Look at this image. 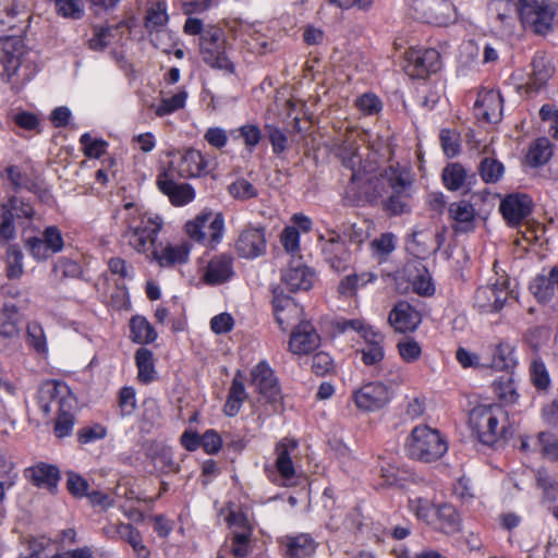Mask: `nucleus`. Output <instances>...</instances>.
I'll list each match as a JSON object with an SVG mask.
<instances>
[{
  "instance_id": "nucleus-42",
  "label": "nucleus",
  "mask_w": 558,
  "mask_h": 558,
  "mask_svg": "<svg viewBox=\"0 0 558 558\" xmlns=\"http://www.w3.org/2000/svg\"><path fill=\"white\" fill-rule=\"evenodd\" d=\"M17 230L14 222V214L4 206H0V247L15 243Z\"/></svg>"
},
{
  "instance_id": "nucleus-28",
  "label": "nucleus",
  "mask_w": 558,
  "mask_h": 558,
  "mask_svg": "<svg viewBox=\"0 0 558 558\" xmlns=\"http://www.w3.org/2000/svg\"><path fill=\"white\" fill-rule=\"evenodd\" d=\"M233 275V257L221 254L209 260L202 279L209 286H218L231 279Z\"/></svg>"
},
{
  "instance_id": "nucleus-26",
  "label": "nucleus",
  "mask_w": 558,
  "mask_h": 558,
  "mask_svg": "<svg viewBox=\"0 0 558 558\" xmlns=\"http://www.w3.org/2000/svg\"><path fill=\"white\" fill-rule=\"evenodd\" d=\"M25 477L38 488H44L54 494L58 489L60 481L59 469L49 463L39 462L29 468L24 472Z\"/></svg>"
},
{
  "instance_id": "nucleus-36",
  "label": "nucleus",
  "mask_w": 558,
  "mask_h": 558,
  "mask_svg": "<svg viewBox=\"0 0 558 558\" xmlns=\"http://www.w3.org/2000/svg\"><path fill=\"white\" fill-rule=\"evenodd\" d=\"M377 275L372 271L352 274L342 278L338 284V292L343 296H353L361 288L375 282Z\"/></svg>"
},
{
  "instance_id": "nucleus-24",
  "label": "nucleus",
  "mask_w": 558,
  "mask_h": 558,
  "mask_svg": "<svg viewBox=\"0 0 558 558\" xmlns=\"http://www.w3.org/2000/svg\"><path fill=\"white\" fill-rule=\"evenodd\" d=\"M499 209L507 223L514 227L530 215L532 199L526 194H510L500 202Z\"/></svg>"
},
{
  "instance_id": "nucleus-63",
  "label": "nucleus",
  "mask_w": 558,
  "mask_h": 558,
  "mask_svg": "<svg viewBox=\"0 0 558 558\" xmlns=\"http://www.w3.org/2000/svg\"><path fill=\"white\" fill-rule=\"evenodd\" d=\"M413 290L420 295L430 296L435 293V284L429 272L424 269L412 281Z\"/></svg>"
},
{
  "instance_id": "nucleus-12",
  "label": "nucleus",
  "mask_w": 558,
  "mask_h": 558,
  "mask_svg": "<svg viewBox=\"0 0 558 558\" xmlns=\"http://www.w3.org/2000/svg\"><path fill=\"white\" fill-rule=\"evenodd\" d=\"M162 171L183 179L196 178L208 172V162L199 150L187 149L174 156Z\"/></svg>"
},
{
  "instance_id": "nucleus-33",
  "label": "nucleus",
  "mask_w": 558,
  "mask_h": 558,
  "mask_svg": "<svg viewBox=\"0 0 558 558\" xmlns=\"http://www.w3.org/2000/svg\"><path fill=\"white\" fill-rule=\"evenodd\" d=\"M551 61L543 53H536L532 60V73L530 77V88L539 89L554 75Z\"/></svg>"
},
{
  "instance_id": "nucleus-13",
  "label": "nucleus",
  "mask_w": 558,
  "mask_h": 558,
  "mask_svg": "<svg viewBox=\"0 0 558 558\" xmlns=\"http://www.w3.org/2000/svg\"><path fill=\"white\" fill-rule=\"evenodd\" d=\"M486 368L499 372H510L517 364L515 347L509 341L500 340L483 347Z\"/></svg>"
},
{
  "instance_id": "nucleus-22",
  "label": "nucleus",
  "mask_w": 558,
  "mask_h": 558,
  "mask_svg": "<svg viewBox=\"0 0 558 558\" xmlns=\"http://www.w3.org/2000/svg\"><path fill=\"white\" fill-rule=\"evenodd\" d=\"M388 322L395 331L405 333L416 330L422 317L410 303L400 301L390 311Z\"/></svg>"
},
{
  "instance_id": "nucleus-39",
  "label": "nucleus",
  "mask_w": 558,
  "mask_h": 558,
  "mask_svg": "<svg viewBox=\"0 0 558 558\" xmlns=\"http://www.w3.org/2000/svg\"><path fill=\"white\" fill-rule=\"evenodd\" d=\"M246 398L247 393L245 391L244 384L240 379L239 374H236L229 389L228 399L223 409L225 414L228 416H235L240 412Z\"/></svg>"
},
{
  "instance_id": "nucleus-27",
  "label": "nucleus",
  "mask_w": 558,
  "mask_h": 558,
  "mask_svg": "<svg viewBox=\"0 0 558 558\" xmlns=\"http://www.w3.org/2000/svg\"><path fill=\"white\" fill-rule=\"evenodd\" d=\"M272 307L276 322L282 330H287L299 322L303 315V308L292 298L284 294H275Z\"/></svg>"
},
{
  "instance_id": "nucleus-7",
  "label": "nucleus",
  "mask_w": 558,
  "mask_h": 558,
  "mask_svg": "<svg viewBox=\"0 0 558 558\" xmlns=\"http://www.w3.org/2000/svg\"><path fill=\"white\" fill-rule=\"evenodd\" d=\"M298 441L292 438H282L275 446V465L265 466L267 477L279 486L290 487L296 484V469L292 454L298 449Z\"/></svg>"
},
{
  "instance_id": "nucleus-49",
  "label": "nucleus",
  "mask_w": 558,
  "mask_h": 558,
  "mask_svg": "<svg viewBox=\"0 0 558 558\" xmlns=\"http://www.w3.org/2000/svg\"><path fill=\"white\" fill-rule=\"evenodd\" d=\"M169 20L167 13V3L165 1H157L153 3L146 13V26L150 29H157L167 24Z\"/></svg>"
},
{
  "instance_id": "nucleus-59",
  "label": "nucleus",
  "mask_w": 558,
  "mask_h": 558,
  "mask_svg": "<svg viewBox=\"0 0 558 558\" xmlns=\"http://www.w3.org/2000/svg\"><path fill=\"white\" fill-rule=\"evenodd\" d=\"M537 444L545 458L551 461L558 460V438L549 433H539Z\"/></svg>"
},
{
  "instance_id": "nucleus-61",
  "label": "nucleus",
  "mask_w": 558,
  "mask_h": 558,
  "mask_svg": "<svg viewBox=\"0 0 558 558\" xmlns=\"http://www.w3.org/2000/svg\"><path fill=\"white\" fill-rule=\"evenodd\" d=\"M229 193L238 199H250L257 196V190L245 179H239L229 185Z\"/></svg>"
},
{
  "instance_id": "nucleus-4",
  "label": "nucleus",
  "mask_w": 558,
  "mask_h": 558,
  "mask_svg": "<svg viewBox=\"0 0 558 558\" xmlns=\"http://www.w3.org/2000/svg\"><path fill=\"white\" fill-rule=\"evenodd\" d=\"M557 5L551 0H518L517 15L525 31L547 35L553 31Z\"/></svg>"
},
{
  "instance_id": "nucleus-20",
  "label": "nucleus",
  "mask_w": 558,
  "mask_h": 558,
  "mask_svg": "<svg viewBox=\"0 0 558 558\" xmlns=\"http://www.w3.org/2000/svg\"><path fill=\"white\" fill-rule=\"evenodd\" d=\"M475 116L486 122L497 123L504 111V99L499 90L482 89L474 106Z\"/></svg>"
},
{
  "instance_id": "nucleus-25",
  "label": "nucleus",
  "mask_w": 558,
  "mask_h": 558,
  "mask_svg": "<svg viewBox=\"0 0 558 558\" xmlns=\"http://www.w3.org/2000/svg\"><path fill=\"white\" fill-rule=\"evenodd\" d=\"M315 278V272L299 259L292 260L281 276L283 283L291 292L308 291Z\"/></svg>"
},
{
  "instance_id": "nucleus-1",
  "label": "nucleus",
  "mask_w": 558,
  "mask_h": 558,
  "mask_svg": "<svg viewBox=\"0 0 558 558\" xmlns=\"http://www.w3.org/2000/svg\"><path fill=\"white\" fill-rule=\"evenodd\" d=\"M163 223V219L158 214L145 210L133 203H126L121 236L134 251L146 254L151 246H157L156 241Z\"/></svg>"
},
{
  "instance_id": "nucleus-47",
  "label": "nucleus",
  "mask_w": 558,
  "mask_h": 558,
  "mask_svg": "<svg viewBox=\"0 0 558 558\" xmlns=\"http://www.w3.org/2000/svg\"><path fill=\"white\" fill-rule=\"evenodd\" d=\"M187 93L184 89L179 90L170 97H163L158 106L155 107L157 117H166L185 107Z\"/></svg>"
},
{
  "instance_id": "nucleus-21",
  "label": "nucleus",
  "mask_w": 558,
  "mask_h": 558,
  "mask_svg": "<svg viewBox=\"0 0 558 558\" xmlns=\"http://www.w3.org/2000/svg\"><path fill=\"white\" fill-rule=\"evenodd\" d=\"M508 299V291L504 283H494L480 287L474 295V305L484 313L500 311Z\"/></svg>"
},
{
  "instance_id": "nucleus-40",
  "label": "nucleus",
  "mask_w": 558,
  "mask_h": 558,
  "mask_svg": "<svg viewBox=\"0 0 558 558\" xmlns=\"http://www.w3.org/2000/svg\"><path fill=\"white\" fill-rule=\"evenodd\" d=\"M489 11L502 26L510 27L515 20L517 3H513L511 0H493Z\"/></svg>"
},
{
  "instance_id": "nucleus-52",
  "label": "nucleus",
  "mask_w": 558,
  "mask_h": 558,
  "mask_svg": "<svg viewBox=\"0 0 558 558\" xmlns=\"http://www.w3.org/2000/svg\"><path fill=\"white\" fill-rule=\"evenodd\" d=\"M27 341L38 353H47V338L41 325L32 323L27 326Z\"/></svg>"
},
{
  "instance_id": "nucleus-11",
  "label": "nucleus",
  "mask_w": 558,
  "mask_h": 558,
  "mask_svg": "<svg viewBox=\"0 0 558 558\" xmlns=\"http://www.w3.org/2000/svg\"><path fill=\"white\" fill-rule=\"evenodd\" d=\"M413 9L418 20L446 26L456 21V7L449 0H414Z\"/></svg>"
},
{
  "instance_id": "nucleus-35",
  "label": "nucleus",
  "mask_w": 558,
  "mask_h": 558,
  "mask_svg": "<svg viewBox=\"0 0 558 558\" xmlns=\"http://www.w3.org/2000/svg\"><path fill=\"white\" fill-rule=\"evenodd\" d=\"M5 247L3 256L5 275L9 279H20L25 272L23 250L19 243Z\"/></svg>"
},
{
  "instance_id": "nucleus-38",
  "label": "nucleus",
  "mask_w": 558,
  "mask_h": 558,
  "mask_svg": "<svg viewBox=\"0 0 558 558\" xmlns=\"http://www.w3.org/2000/svg\"><path fill=\"white\" fill-rule=\"evenodd\" d=\"M135 364L137 367V379L143 384L151 383L156 377L154 354L147 348H140L135 352Z\"/></svg>"
},
{
  "instance_id": "nucleus-45",
  "label": "nucleus",
  "mask_w": 558,
  "mask_h": 558,
  "mask_svg": "<svg viewBox=\"0 0 558 558\" xmlns=\"http://www.w3.org/2000/svg\"><path fill=\"white\" fill-rule=\"evenodd\" d=\"M553 156L551 144L548 138H537L530 147L527 154L529 163L533 167H539L549 161Z\"/></svg>"
},
{
  "instance_id": "nucleus-41",
  "label": "nucleus",
  "mask_w": 558,
  "mask_h": 558,
  "mask_svg": "<svg viewBox=\"0 0 558 558\" xmlns=\"http://www.w3.org/2000/svg\"><path fill=\"white\" fill-rule=\"evenodd\" d=\"M412 191L391 190V193L384 201V209L390 215L397 216L409 211Z\"/></svg>"
},
{
  "instance_id": "nucleus-56",
  "label": "nucleus",
  "mask_w": 558,
  "mask_h": 558,
  "mask_svg": "<svg viewBox=\"0 0 558 558\" xmlns=\"http://www.w3.org/2000/svg\"><path fill=\"white\" fill-rule=\"evenodd\" d=\"M531 289L535 298L541 302L549 301L555 293V287L551 284L548 276H537L534 279Z\"/></svg>"
},
{
  "instance_id": "nucleus-34",
  "label": "nucleus",
  "mask_w": 558,
  "mask_h": 558,
  "mask_svg": "<svg viewBox=\"0 0 558 558\" xmlns=\"http://www.w3.org/2000/svg\"><path fill=\"white\" fill-rule=\"evenodd\" d=\"M129 327L130 339L135 343L149 344L158 337V332L154 326L142 315L132 316Z\"/></svg>"
},
{
  "instance_id": "nucleus-43",
  "label": "nucleus",
  "mask_w": 558,
  "mask_h": 558,
  "mask_svg": "<svg viewBox=\"0 0 558 558\" xmlns=\"http://www.w3.org/2000/svg\"><path fill=\"white\" fill-rule=\"evenodd\" d=\"M478 173L485 183H497L504 177L505 166L498 159L487 156L481 160Z\"/></svg>"
},
{
  "instance_id": "nucleus-10",
  "label": "nucleus",
  "mask_w": 558,
  "mask_h": 558,
  "mask_svg": "<svg viewBox=\"0 0 558 558\" xmlns=\"http://www.w3.org/2000/svg\"><path fill=\"white\" fill-rule=\"evenodd\" d=\"M352 400L360 411L375 412L390 402L391 391L381 381H369L352 392Z\"/></svg>"
},
{
  "instance_id": "nucleus-30",
  "label": "nucleus",
  "mask_w": 558,
  "mask_h": 558,
  "mask_svg": "<svg viewBox=\"0 0 558 558\" xmlns=\"http://www.w3.org/2000/svg\"><path fill=\"white\" fill-rule=\"evenodd\" d=\"M448 213L454 221L453 229L457 232H469L474 229L476 213L470 202L465 199L453 202L449 205Z\"/></svg>"
},
{
  "instance_id": "nucleus-5",
  "label": "nucleus",
  "mask_w": 558,
  "mask_h": 558,
  "mask_svg": "<svg viewBox=\"0 0 558 558\" xmlns=\"http://www.w3.org/2000/svg\"><path fill=\"white\" fill-rule=\"evenodd\" d=\"M29 227L22 229L23 244L29 256L37 263L48 260L64 248L63 234L59 227H46L40 234L28 235Z\"/></svg>"
},
{
  "instance_id": "nucleus-64",
  "label": "nucleus",
  "mask_w": 558,
  "mask_h": 558,
  "mask_svg": "<svg viewBox=\"0 0 558 558\" xmlns=\"http://www.w3.org/2000/svg\"><path fill=\"white\" fill-rule=\"evenodd\" d=\"M539 117L548 123L549 134L558 140V108L553 105H543L539 109Z\"/></svg>"
},
{
  "instance_id": "nucleus-6",
  "label": "nucleus",
  "mask_w": 558,
  "mask_h": 558,
  "mask_svg": "<svg viewBox=\"0 0 558 558\" xmlns=\"http://www.w3.org/2000/svg\"><path fill=\"white\" fill-rule=\"evenodd\" d=\"M227 39L225 32L216 26L207 27L201 36L199 52L203 61L213 69L234 74V63L226 52Z\"/></svg>"
},
{
  "instance_id": "nucleus-9",
  "label": "nucleus",
  "mask_w": 558,
  "mask_h": 558,
  "mask_svg": "<svg viewBox=\"0 0 558 558\" xmlns=\"http://www.w3.org/2000/svg\"><path fill=\"white\" fill-rule=\"evenodd\" d=\"M223 227L221 214L202 213L185 223V231L191 239L214 245L221 241Z\"/></svg>"
},
{
  "instance_id": "nucleus-16",
  "label": "nucleus",
  "mask_w": 558,
  "mask_h": 558,
  "mask_svg": "<svg viewBox=\"0 0 558 558\" xmlns=\"http://www.w3.org/2000/svg\"><path fill=\"white\" fill-rule=\"evenodd\" d=\"M408 72L412 76L424 77L440 68V54L434 48L415 49L407 52Z\"/></svg>"
},
{
  "instance_id": "nucleus-32",
  "label": "nucleus",
  "mask_w": 558,
  "mask_h": 558,
  "mask_svg": "<svg viewBox=\"0 0 558 558\" xmlns=\"http://www.w3.org/2000/svg\"><path fill=\"white\" fill-rule=\"evenodd\" d=\"M429 525L446 534H454L460 531L461 518L453 506L442 505L437 507L434 523Z\"/></svg>"
},
{
  "instance_id": "nucleus-46",
  "label": "nucleus",
  "mask_w": 558,
  "mask_h": 558,
  "mask_svg": "<svg viewBox=\"0 0 558 558\" xmlns=\"http://www.w3.org/2000/svg\"><path fill=\"white\" fill-rule=\"evenodd\" d=\"M441 178L447 190L458 191L465 183L466 171L460 163L452 162L444 168Z\"/></svg>"
},
{
  "instance_id": "nucleus-44",
  "label": "nucleus",
  "mask_w": 558,
  "mask_h": 558,
  "mask_svg": "<svg viewBox=\"0 0 558 558\" xmlns=\"http://www.w3.org/2000/svg\"><path fill=\"white\" fill-rule=\"evenodd\" d=\"M0 206H4L10 213H13L14 220H26L28 222L26 226L29 227V230L32 229V222L35 219L36 210L29 203L24 202L20 197L12 196L7 202L0 203Z\"/></svg>"
},
{
  "instance_id": "nucleus-57",
  "label": "nucleus",
  "mask_w": 558,
  "mask_h": 558,
  "mask_svg": "<svg viewBox=\"0 0 558 558\" xmlns=\"http://www.w3.org/2000/svg\"><path fill=\"white\" fill-rule=\"evenodd\" d=\"M355 106L362 113L367 116L376 114L383 108L381 100L373 93H365L357 97Z\"/></svg>"
},
{
  "instance_id": "nucleus-15",
  "label": "nucleus",
  "mask_w": 558,
  "mask_h": 558,
  "mask_svg": "<svg viewBox=\"0 0 558 558\" xmlns=\"http://www.w3.org/2000/svg\"><path fill=\"white\" fill-rule=\"evenodd\" d=\"M191 244L187 241L160 243L151 251V259L162 268H171L187 263Z\"/></svg>"
},
{
  "instance_id": "nucleus-60",
  "label": "nucleus",
  "mask_w": 558,
  "mask_h": 558,
  "mask_svg": "<svg viewBox=\"0 0 558 558\" xmlns=\"http://www.w3.org/2000/svg\"><path fill=\"white\" fill-rule=\"evenodd\" d=\"M66 487L76 498L87 497L89 484L87 480L75 472L66 473Z\"/></svg>"
},
{
  "instance_id": "nucleus-37",
  "label": "nucleus",
  "mask_w": 558,
  "mask_h": 558,
  "mask_svg": "<svg viewBox=\"0 0 558 558\" xmlns=\"http://www.w3.org/2000/svg\"><path fill=\"white\" fill-rule=\"evenodd\" d=\"M19 312L13 302H0V335L5 338L19 333Z\"/></svg>"
},
{
  "instance_id": "nucleus-14",
  "label": "nucleus",
  "mask_w": 558,
  "mask_h": 558,
  "mask_svg": "<svg viewBox=\"0 0 558 558\" xmlns=\"http://www.w3.org/2000/svg\"><path fill=\"white\" fill-rule=\"evenodd\" d=\"M250 385L268 402H276L280 398L278 380L266 361H260L252 368Z\"/></svg>"
},
{
  "instance_id": "nucleus-29",
  "label": "nucleus",
  "mask_w": 558,
  "mask_h": 558,
  "mask_svg": "<svg viewBox=\"0 0 558 558\" xmlns=\"http://www.w3.org/2000/svg\"><path fill=\"white\" fill-rule=\"evenodd\" d=\"M281 544L286 548V558H311L317 547L315 539L307 533L286 535Z\"/></svg>"
},
{
  "instance_id": "nucleus-18",
  "label": "nucleus",
  "mask_w": 558,
  "mask_h": 558,
  "mask_svg": "<svg viewBox=\"0 0 558 558\" xmlns=\"http://www.w3.org/2000/svg\"><path fill=\"white\" fill-rule=\"evenodd\" d=\"M235 250L242 258H256L266 251L265 229L262 227H246L235 242Z\"/></svg>"
},
{
  "instance_id": "nucleus-51",
  "label": "nucleus",
  "mask_w": 558,
  "mask_h": 558,
  "mask_svg": "<svg viewBox=\"0 0 558 558\" xmlns=\"http://www.w3.org/2000/svg\"><path fill=\"white\" fill-rule=\"evenodd\" d=\"M456 360L463 368H486L484 366V352L481 354L471 352L470 350L459 347L456 351Z\"/></svg>"
},
{
  "instance_id": "nucleus-54",
  "label": "nucleus",
  "mask_w": 558,
  "mask_h": 558,
  "mask_svg": "<svg viewBox=\"0 0 558 558\" xmlns=\"http://www.w3.org/2000/svg\"><path fill=\"white\" fill-rule=\"evenodd\" d=\"M118 405L122 416H130L136 409V392L133 387L125 386L120 389Z\"/></svg>"
},
{
  "instance_id": "nucleus-23",
  "label": "nucleus",
  "mask_w": 558,
  "mask_h": 558,
  "mask_svg": "<svg viewBox=\"0 0 558 558\" xmlns=\"http://www.w3.org/2000/svg\"><path fill=\"white\" fill-rule=\"evenodd\" d=\"M320 345V337L314 326L308 322H302L292 331L289 349L295 355H305Z\"/></svg>"
},
{
  "instance_id": "nucleus-8",
  "label": "nucleus",
  "mask_w": 558,
  "mask_h": 558,
  "mask_svg": "<svg viewBox=\"0 0 558 558\" xmlns=\"http://www.w3.org/2000/svg\"><path fill=\"white\" fill-rule=\"evenodd\" d=\"M38 404L45 415H50L52 413L73 411L76 401L65 383L50 380L40 387Z\"/></svg>"
},
{
  "instance_id": "nucleus-55",
  "label": "nucleus",
  "mask_w": 558,
  "mask_h": 558,
  "mask_svg": "<svg viewBox=\"0 0 558 558\" xmlns=\"http://www.w3.org/2000/svg\"><path fill=\"white\" fill-rule=\"evenodd\" d=\"M107 427L101 424H94L78 429L77 440L82 445H87L106 438Z\"/></svg>"
},
{
  "instance_id": "nucleus-31",
  "label": "nucleus",
  "mask_w": 558,
  "mask_h": 558,
  "mask_svg": "<svg viewBox=\"0 0 558 558\" xmlns=\"http://www.w3.org/2000/svg\"><path fill=\"white\" fill-rule=\"evenodd\" d=\"M390 190L412 191L414 177L408 167L391 165L381 173Z\"/></svg>"
},
{
  "instance_id": "nucleus-50",
  "label": "nucleus",
  "mask_w": 558,
  "mask_h": 558,
  "mask_svg": "<svg viewBox=\"0 0 558 558\" xmlns=\"http://www.w3.org/2000/svg\"><path fill=\"white\" fill-rule=\"evenodd\" d=\"M397 349L401 359L407 363L416 362L422 355V347L414 338H402L398 342Z\"/></svg>"
},
{
  "instance_id": "nucleus-17",
  "label": "nucleus",
  "mask_w": 558,
  "mask_h": 558,
  "mask_svg": "<svg viewBox=\"0 0 558 558\" xmlns=\"http://www.w3.org/2000/svg\"><path fill=\"white\" fill-rule=\"evenodd\" d=\"M327 236L319 238L324 258L336 271H342L350 260V251L336 231H328Z\"/></svg>"
},
{
  "instance_id": "nucleus-58",
  "label": "nucleus",
  "mask_w": 558,
  "mask_h": 558,
  "mask_svg": "<svg viewBox=\"0 0 558 558\" xmlns=\"http://www.w3.org/2000/svg\"><path fill=\"white\" fill-rule=\"evenodd\" d=\"M52 272L60 279L75 278L81 274V266L66 257H61L53 265Z\"/></svg>"
},
{
  "instance_id": "nucleus-48",
  "label": "nucleus",
  "mask_w": 558,
  "mask_h": 558,
  "mask_svg": "<svg viewBox=\"0 0 558 558\" xmlns=\"http://www.w3.org/2000/svg\"><path fill=\"white\" fill-rule=\"evenodd\" d=\"M409 508L417 519L426 522L427 524L434 523V517L437 508L428 499L423 497L410 498Z\"/></svg>"
},
{
  "instance_id": "nucleus-53",
  "label": "nucleus",
  "mask_w": 558,
  "mask_h": 558,
  "mask_svg": "<svg viewBox=\"0 0 558 558\" xmlns=\"http://www.w3.org/2000/svg\"><path fill=\"white\" fill-rule=\"evenodd\" d=\"M531 380L537 389H546L550 384V377L544 362L534 359L530 367Z\"/></svg>"
},
{
  "instance_id": "nucleus-3",
  "label": "nucleus",
  "mask_w": 558,
  "mask_h": 558,
  "mask_svg": "<svg viewBox=\"0 0 558 558\" xmlns=\"http://www.w3.org/2000/svg\"><path fill=\"white\" fill-rule=\"evenodd\" d=\"M469 424L480 442L493 446L507 435L508 413L497 404L478 405L471 411Z\"/></svg>"
},
{
  "instance_id": "nucleus-2",
  "label": "nucleus",
  "mask_w": 558,
  "mask_h": 558,
  "mask_svg": "<svg viewBox=\"0 0 558 558\" xmlns=\"http://www.w3.org/2000/svg\"><path fill=\"white\" fill-rule=\"evenodd\" d=\"M404 450L412 460L422 463H433L447 453L448 442L437 428L420 424L408 435Z\"/></svg>"
},
{
  "instance_id": "nucleus-62",
  "label": "nucleus",
  "mask_w": 558,
  "mask_h": 558,
  "mask_svg": "<svg viewBox=\"0 0 558 558\" xmlns=\"http://www.w3.org/2000/svg\"><path fill=\"white\" fill-rule=\"evenodd\" d=\"M112 529L119 538L128 542L132 548L143 542L140 531L130 523H119L113 525Z\"/></svg>"
},
{
  "instance_id": "nucleus-19",
  "label": "nucleus",
  "mask_w": 558,
  "mask_h": 558,
  "mask_svg": "<svg viewBox=\"0 0 558 558\" xmlns=\"http://www.w3.org/2000/svg\"><path fill=\"white\" fill-rule=\"evenodd\" d=\"M178 177L161 171L156 180L159 191L167 195L174 206H184L195 198L194 189L187 183H177Z\"/></svg>"
}]
</instances>
